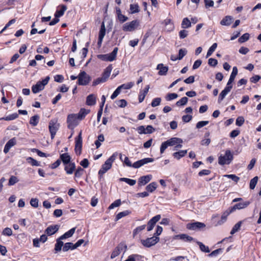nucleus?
Masks as SVG:
<instances>
[{
	"label": "nucleus",
	"mask_w": 261,
	"mask_h": 261,
	"mask_svg": "<svg viewBox=\"0 0 261 261\" xmlns=\"http://www.w3.org/2000/svg\"><path fill=\"white\" fill-rule=\"evenodd\" d=\"M118 155L117 152L114 153L102 165L101 168L98 171V174L102 175L112 167V163L115 161Z\"/></svg>",
	"instance_id": "f257e3e1"
},
{
	"label": "nucleus",
	"mask_w": 261,
	"mask_h": 261,
	"mask_svg": "<svg viewBox=\"0 0 261 261\" xmlns=\"http://www.w3.org/2000/svg\"><path fill=\"white\" fill-rule=\"evenodd\" d=\"M233 158L230 150H226L224 155L221 154L218 158V163L221 165L229 164Z\"/></svg>",
	"instance_id": "f03ea898"
},
{
	"label": "nucleus",
	"mask_w": 261,
	"mask_h": 261,
	"mask_svg": "<svg viewBox=\"0 0 261 261\" xmlns=\"http://www.w3.org/2000/svg\"><path fill=\"white\" fill-rule=\"evenodd\" d=\"M50 79L49 76H46L42 81L38 82L36 85H33L32 87V92L34 93H37L44 88V86L47 85Z\"/></svg>",
	"instance_id": "7ed1b4c3"
},
{
	"label": "nucleus",
	"mask_w": 261,
	"mask_h": 261,
	"mask_svg": "<svg viewBox=\"0 0 261 261\" xmlns=\"http://www.w3.org/2000/svg\"><path fill=\"white\" fill-rule=\"evenodd\" d=\"M118 50V47H115L112 53L108 54L99 55L97 57L102 61L112 62L116 59Z\"/></svg>",
	"instance_id": "20e7f679"
},
{
	"label": "nucleus",
	"mask_w": 261,
	"mask_h": 261,
	"mask_svg": "<svg viewBox=\"0 0 261 261\" xmlns=\"http://www.w3.org/2000/svg\"><path fill=\"white\" fill-rule=\"evenodd\" d=\"M139 25V20L136 19L124 24L122 26V30L124 32H133L136 30Z\"/></svg>",
	"instance_id": "39448f33"
},
{
	"label": "nucleus",
	"mask_w": 261,
	"mask_h": 261,
	"mask_svg": "<svg viewBox=\"0 0 261 261\" xmlns=\"http://www.w3.org/2000/svg\"><path fill=\"white\" fill-rule=\"evenodd\" d=\"M60 124L58 123L57 119H52L49 122L48 128L50 133L51 138L53 139L59 129Z\"/></svg>",
	"instance_id": "423d86ee"
},
{
	"label": "nucleus",
	"mask_w": 261,
	"mask_h": 261,
	"mask_svg": "<svg viewBox=\"0 0 261 261\" xmlns=\"http://www.w3.org/2000/svg\"><path fill=\"white\" fill-rule=\"evenodd\" d=\"M90 77L85 71L81 72L78 75V84L79 85H86L89 84Z\"/></svg>",
	"instance_id": "0eeeda50"
},
{
	"label": "nucleus",
	"mask_w": 261,
	"mask_h": 261,
	"mask_svg": "<svg viewBox=\"0 0 261 261\" xmlns=\"http://www.w3.org/2000/svg\"><path fill=\"white\" fill-rule=\"evenodd\" d=\"M79 118L76 114H70L68 116L67 122L68 126L70 129H73L78 124Z\"/></svg>",
	"instance_id": "6e6552de"
},
{
	"label": "nucleus",
	"mask_w": 261,
	"mask_h": 261,
	"mask_svg": "<svg viewBox=\"0 0 261 261\" xmlns=\"http://www.w3.org/2000/svg\"><path fill=\"white\" fill-rule=\"evenodd\" d=\"M159 238L153 236L151 238L146 239V240H141V243L143 246L146 247H150L154 245L159 241Z\"/></svg>",
	"instance_id": "1a4fd4ad"
},
{
	"label": "nucleus",
	"mask_w": 261,
	"mask_h": 261,
	"mask_svg": "<svg viewBox=\"0 0 261 261\" xmlns=\"http://www.w3.org/2000/svg\"><path fill=\"white\" fill-rule=\"evenodd\" d=\"M126 249V246L123 244H119L113 250L111 256V258H114L116 256H118L120 253L123 251H125Z\"/></svg>",
	"instance_id": "9d476101"
},
{
	"label": "nucleus",
	"mask_w": 261,
	"mask_h": 261,
	"mask_svg": "<svg viewBox=\"0 0 261 261\" xmlns=\"http://www.w3.org/2000/svg\"><path fill=\"white\" fill-rule=\"evenodd\" d=\"M153 160L152 158H145L135 162L132 167L134 168H139L146 164L152 162Z\"/></svg>",
	"instance_id": "9b49d317"
},
{
	"label": "nucleus",
	"mask_w": 261,
	"mask_h": 261,
	"mask_svg": "<svg viewBox=\"0 0 261 261\" xmlns=\"http://www.w3.org/2000/svg\"><path fill=\"white\" fill-rule=\"evenodd\" d=\"M205 225L201 222H196L191 223H188L187 225V228L190 230H196L200 228H203Z\"/></svg>",
	"instance_id": "f8f14e48"
},
{
	"label": "nucleus",
	"mask_w": 261,
	"mask_h": 261,
	"mask_svg": "<svg viewBox=\"0 0 261 261\" xmlns=\"http://www.w3.org/2000/svg\"><path fill=\"white\" fill-rule=\"evenodd\" d=\"M161 217L160 215H158L153 217L148 222L147 230L148 231L151 230L154 227L155 224L158 222L161 219Z\"/></svg>",
	"instance_id": "ddd939ff"
},
{
	"label": "nucleus",
	"mask_w": 261,
	"mask_h": 261,
	"mask_svg": "<svg viewBox=\"0 0 261 261\" xmlns=\"http://www.w3.org/2000/svg\"><path fill=\"white\" fill-rule=\"evenodd\" d=\"M232 86H226L224 89L220 93L218 99V103H220L226 95L230 91Z\"/></svg>",
	"instance_id": "4468645a"
},
{
	"label": "nucleus",
	"mask_w": 261,
	"mask_h": 261,
	"mask_svg": "<svg viewBox=\"0 0 261 261\" xmlns=\"http://www.w3.org/2000/svg\"><path fill=\"white\" fill-rule=\"evenodd\" d=\"M82 147V133L81 132L75 140V150L76 153L80 154Z\"/></svg>",
	"instance_id": "2eb2a0df"
},
{
	"label": "nucleus",
	"mask_w": 261,
	"mask_h": 261,
	"mask_svg": "<svg viewBox=\"0 0 261 261\" xmlns=\"http://www.w3.org/2000/svg\"><path fill=\"white\" fill-rule=\"evenodd\" d=\"M16 144V140L15 138H13L9 140L8 142L6 144L4 149V152L5 153H7L10 149Z\"/></svg>",
	"instance_id": "dca6fc26"
},
{
	"label": "nucleus",
	"mask_w": 261,
	"mask_h": 261,
	"mask_svg": "<svg viewBox=\"0 0 261 261\" xmlns=\"http://www.w3.org/2000/svg\"><path fill=\"white\" fill-rule=\"evenodd\" d=\"M151 175H147L140 177L138 179V185L140 186H144L149 182L152 179Z\"/></svg>",
	"instance_id": "f3484780"
},
{
	"label": "nucleus",
	"mask_w": 261,
	"mask_h": 261,
	"mask_svg": "<svg viewBox=\"0 0 261 261\" xmlns=\"http://www.w3.org/2000/svg\"><path fill=\"white\" fill-rule=\"evenodd\" d=\"M251 202L249 201H245L243 202H240L235 204L231 208V212H233L236 210H241L247 207Z\"/></svg>",
	"instance_id": "a211bd4d"
},
{
	"label": "nucleus",
	"mask_w": 261,
	"mask_h": 261,
	"mask_svg": "<svg viewBox=\"0 0 261 261\" xmlns=\"http://www.w3.org/2000/svg\"><path fill=\"white\" fill-rule=\"evenodd\" d=\"M116 13L117 18L120 23H122L128 20V17L122 14L121 11L119 7L116 8Z\"/></svg>",
	"instance_id": "6ab92c4d"
},
{
	"label": "nucleus",
	"mask_w": 261,
	"mask_h": 261,
	"mask_svg": "<svg viewBox=\"0 0 261 261\" xmlns=\"http://www.w3.org/2000/svg\"><path fill=\"white\" fill-rule=\"evenodd\" d=\"M64 170L67 174H72L75 170V164L74 163H70L65 164Z\"/></svg>",
	"instance_id": "aec40b11"
},
{
	"label": "nucleus",
	"mask_w": 261,
	"mask_h": 261,
	"mask_svg": "<svg viewBox=\"0 0 261 261\" xmlns=\"http://www.w3.org/2000/svg\"><path fill=\"white\" fill-rule=\"evenodd\" d=\"M106 34V28L105 25L103 22H102L100 29L99 32V35H98V45H100L102 40L105 36Z\"/></svg>",
	"instance_id": "412c9836"
},
{
	"label": "nucleus",
	"mask_w": 261,
	"mask_h": 261,
	"mask_svg": "<svg viewBox=\"0 0 261 261\" xmlns=\"http://www.w3.org/2000/svg\"><path fill=\"white\" fill-rule=\"evenodd\" d=\"M58 229V225H50L45 229V232L48 236H51L52 234H55L56 232H57Z\"/></svg>",
	"instance_id": "4be33fe9"
},
{
	"label": "nucleus",
	"mask_w": 261,
	"mask_h": 261,
	"mask_svg": "<svg viewBox=\"0 0 261 261\" xmlns=\"http://www.w3.org/2000/svg\"><path fill=\"white\" fill-rule=\"evenodd\" d=\"M149 88V85H147L144 90L140 91L139 95V102H142L144 100L146 94L148 92Z\"/></svg>",
	"instance_id": "5701e85b"
},
{
	"label": "nucleus",
	"mask_w": 261,
	"mask_h": 261,
	"mask_svg": "<svg viewBox=\"0 0 261 261\" xmlns=\"http://www.w3.org/2000/svg\"><path fill=\"white\" fill-rule=\"evenodd\" d=\"M174 239L182 240L186 242H191V241L194 240V239L192 237H191L186 234H180L176 235L174 237Z\"/></svg>",
	"instance_id": "b1692460"
},
{
	"label": "nucleus",
	"mask_w": 261,
	"mask_h": 261,
	"mask_svg": "<svg viewBox=\"0 0 261 261\" xmlns=\"http://www.w3.org/2000/svg\"><path fill=\"white\" fill-rule=\"evenodd\" d=\"M238 74V69L237 67H233L232 68V71L229 77V79L227 82V86H232L231 84L233 82L236 75Z\"/></svg>",
	"instance_id": "393cba45"
},
{
	"label": "nucleus",
	"mask_w": 261,
	"mask_h": 261,
	"mask_svg": "<svg viewBox=\"0 0 261 261\" xmlns=\"http://www.w3.org/2000/svg\"><path fill=\"white\" fill-rule=\"evenodd\" d=\"M156 69L159 70V74L160 75H166L168 70V67L164 66L163 64H159L156 67Z\"/></svg>",
	"instance_id": "a878e982"
},
{
	"label": "nucleus",
	"mask_w": 261,
	"mask_h": 261,
	"mask_svg": "<svg viewBox=\"0 0 261 261\" xmlns=\"http://www.w3.org/2000/svg\"><path fill=\"white\" fill-rule=\"evenodd\" d=\"M168 141L170 146H174L177 144L183 143V141L181 139L176 137L171 138L168 140Z\"/></svg>",
	"instance_id": "bb28decb"
},
{
	"label": "nucleus",
	"mask_w": 261,
	"mask_h": 261,
	"mask_svg": "<svg viewBox=\"0 0 261 261\" xmlns=\"http://www.w3.org/2000/svg\"><path fill=\"white\" fill-rule=\"evenodd\" d=\"M60 158L64 165L70 163L71 157L67 153L61 154Z\"/></svg>",
	"instance_id": "cd10ccee"
},
{
	"label": "nucleus",
	"mask_w": 261,
	"mask_h": 261,
	"mask_svg": "<svg viewBox=\"0 0 261 261\" xmlns=\"http://www.w3.org/2000/svg\"><path fill=\"white\" fill-rule=\"evenodd\" d=\"M96 103V96L93 94L88 95L86 99V104L88 106H93Z\"/></svg>",
	"instance_id": "c85d7f7f"
},
{
	"label": "nucleus",
	"mask_w": 261,
	"mask_h": 261,
	"mask_svg": "<svg viewBox=\"0 0 261 261\" xmlns=\"http://www.w3.org/2000/svg\"><path fill=\"white\" fill-rule=\"evenodd\" d=\"M233 18L230 16H226L224 17L220 21L222 25H229L232 22Z\"/></svg>",
	"instance_id": "c756f323"
},
{
	"label": "nucleus",
	"mask_w": 261,
	"mask_h": 261,
	"mask_svg": "<svg viewBox=\"0 0 261 261\" xmlns=\"http://www.w3.org/2000/svg\"><path fill=\"white\" fill-rule=\"evenodd\" d=\"M90 112L89 110H86L85 109H81L78 114H76V115L79 118V120L83 119L86 115H87Z\"/></svg>",
	"instance_id": "7c9ffc66"
},
{
	"label": "nucleus",
	"mask_w": 261,
	"mask_h": 261,
	"mask_svg": "<svg viewBox=\"0 0 261 261\" xmlns=\"http://www.w3.org/2000/svg\"><path fill=\"white\" fill-rule=\"evenodd\" d=\"M187 153V150H180L178 152H175L173 153V156L174 158L179 160L181 158L184 157L186 155V154Z\"/></svg>",
	"instance_id": "2f4dec72"
},
{
	"label": "nucleus",
	"mask_w": 261,
	"mask_h": 261,
	"mask_svg": "<svg viewBox=\"0 0 261 261\" xmlns=\"http://www.w3.org/2000/svg\"><path fill=\"white\" fill-rule=\"evenodd\" d=\"M62 240L63 239H60V237L57 240V243L55 246V250L56 252L60 251L62 249V247L64 246V243L62 241Z\"/></svg>",
	"instance_id": "473e14b6"
},
{
	"label": "nucleus",
	"mask_w": 261,
	"mask_h": 261,
	"mask_svg": "<svg viewBox=\"0 0 261 261\" xmlns=\"http://www.w3.org/2000/svg\"><path fill=\"white\" fill-rule=\"evenodd\" d=\"M75 230V228H72L69 231L65 232L64 234L60 237V239H65L71 237L74 234Z\"/></svg>",
	"instance_id": "72a5a7b5"
},
{
	"label": "nucleus",
	"mask_w": 261,
	"mask_h": 261,
	"mask_svg": "<svg viewBox=\"0 0 261 261\" xmlns=\"http://www.w3.org/2000/svg\"><path fill=\"white\" fill-rule=\"evenodd\" d=\"M61 9L60 10H57L55 14L56 17H60L63 15L65 11L67 10V7L65 5H61Z\"/></svg>",
	"instance_id": "f704fd0d"
},
{
	"label": "nucleus",
	"mask_w": 261,
	"mask_h": 261,
	"mask_svg": "<svg viewBox=\"0 0 261 261\" xmlns=\"http://www.w3.org/2000/svg\"><path fill=\"white\" fill-rule=\"evenodd\" d=\"M157 187V183L156 182H152L146 186V189L147 191L152 193L155 190Z\"/></svg>",
	"instance_id": "c9c22d12"
},
{
	"label": "nucleus",
	"mask_w": 261,
	"mask_h": 261,
	"mask_svg": "<svg viewBox=\"0 0 261 261\" xmlns=\"http://www.w3.org/2000/svg\"><path fill=\"white\" fill-rule=\"evenodd\" d=\"M232 212H231V209L229 211H226L225 212H224L221 216V220L218 222V224L221 225L223 224L224 222H225L227 219V217H228V216Z\"/></svg>",
	"instance_id": "e433bc0d"
},
{
	"label": "nucleus",
	"mask_w": 261,
	"mask_h": 261,
	"mask_svg": "<svg viewBox=\"0 0 261 261\" xmlns=\"http://www.w3.org/2000/svg\"><path fill=\"white\" fill-rule=\"evenodd\" d=\"M129 10V13L132 14L138 13L139 12V5L137 4H130Z\"/></svg>",
	"instance_id": "4c0bfd02"
},
{
	"label": "nucleus",
	"mask_w": 261,
	"mask_h": 261,
	"mask_svg": "<svg viewBox=\"0 0 261 261\" xmlns=\"http://www.w3.org/2000/svg\"><path fill=\"white\" fill-rule=\"evenodd\" d=\"M75 249H76V248L75 247L74 244H73L72 243L69 242V243H66L64 244L63 248V250L64 252H66L70 249L73 250Z\"/></svg>",
	"instance_id": "58836bf2"
},
{
	"label": "nucleus",
	"mask_w": 261,
	"mask_h": 261,
	"mask_svg": "<svg viewBox=\"0 0 261 261\" xmlns=\"http://www.w3.org/2000/svg\"><path fill=\"white\" fill-rule=\"evenodd\" d=\"M196 242L199 246L200 249L201 251L205 253H209L210 252V250L209 249L208 246L204 245L202 243L200 242L196 241Z\"/></svg>",
	"instance_id": "ea45409f"
},
{
	"label": "nucleus",
	"mask_w": 261,
	"mask_h": 261,
	"mask_svg": "<svg viewBox=\"0 0 261 261\" xmlns=\"http://www.w3.org/2000/svg\"><path fill=\"white\" fill-rule=\"evenodd\" d=\"M112 67L111 66H109L106 68L101 76H102L103 78H105V79L107 81L110 75Z\"/></svg>",
	"instance_id": "a19ab883"
},
{
	"label": "nucleus",
	"mask_w": 261,
	"mask_h": 261,
	"mask_svg": "<svg viewBox=\"0 0 261 261\" xmlns=\"http://www.w3.org/2000/svg\"><path fill=\"white\" fill-rule=\"evenodd\" d=\"M39 120V117L38 115H34L30 118V124L33 126H36Z\"/></svg>",
	"instance_id": "79ce46f5"
},
{
	"label": "nucleus",
	"mask_w": 261,
	"mask_h": 261,
	"mask_svg": "<svg viewBox=\"0 0 261 261\" xmlns=\"http://www.w3.org/2000/svg\"><path fill=\"white\" fill-rule=\"evenodd\" d=\"M191 23L188 18L183 19L181 22V28L183 29H187L191 27Z\"/></svg>",
	"instance_id": "37998d69"
},
{
	"label": "nucleus",
	"mask_w": 261,
	"mask_h": 261,
	"mask_svg": "<svg viewBox=\"0 0 261 261\" xmlns=\"http://www.w3.org/2000/svg\"><path fill=\"white\" fill-rule=\"evenodd\" d=\"M130 213V212L127 210L122 212H120L116 215L115 220L118 221L121 218L128 215Z\"/></svg>",
	"instance_id": "c03bdc74"
},
{
	"label": "nucleus",
	"mask_w": 261,
	"mask_h": 261,
	"mask_svg": "<svg viewBox=\"0 0 261 261\" xmlns=\"http://www.w3.org/2000/svg\"><path fill=\"white\" fill-rule=\"evenodd\" d=\"M242 221H239L237 223H236L233 227L232 229H231L230 231L231 234H233L236 232L239 231L240 229L241 226L242 225Z\"/></svg>",
	"instance_id": "a18cd8bd"
},
{
	"label": "nucleus",
	"mask_w": 261,
	"mask_h": 261,
	"mask_svg": "<svg viewBox=\"0 0 261 261\" xmlns=\"http://www.w3.org/2000/svg\"><path fill=\"white\" fill-rule=\"evenodd\" d=\"M164 23L166 26L168 27V30L171 31L174 29V24L171 19H166L164 20Z\"/></svg>",
	"instance_id": "49530a36"
},
{
	"label": "nucleus",
	"mask_w": 261,
	"mask_h": 261,
	"mask_svg": "<svg viewBox=\"0 0 261 261\" xmlns=\"http://www.w3.org/2000/svg\"><path fill=\"white\" fill-rule=\"evenodd\" d=\"M258 179V178L257 176H255L254 178L251 179L249 184V188L250 189L253 190L255 188L257 184Z\"/></svg>",
	"instance_id": "de8ad7c7"
},
{
	"label": "nucleus",
	"mask_w": 261,
	"mask_h": 261,
	"mask_svg": "<svg viewBox=\"0 0 261 261\" xmlns=\"http://www.w3.org/2000/svg\"><path fill=\"white\" fill-rule=\"evenodd\" d=\"M120 181H124L129 185L130 186H134L136 184V181L134 179H132L127 178H120Z\"/></svg>",
	"instance_id": "09e8293b"
},
{
	"label": "nucleus",
	"mask_w": 261,
	"mask_h": 261,
	"mask_svg": "<svg viewBox=\"0 0 261 261\" xmlns=\"http://www.w3.org/2000/svg\"><path fill=\"white\" fill-rule=\"evenodd\" d=\"M134 84L133 82H129L126 84H124L120 86H119V88L121 89H130L132 87H133Z\"/></svg>",
	"instance_id": "8fccbe9b"
},
{
	"label": "nucleus",
	"mask_w": 261,
	"mask_h": 261,
	"mask_svg": "<svg viewBox=\"0 0 261 261\" xmlns=\"http://www.w3.org/2000/svg\"><path fill=\"white\" fill-rule=\"evenodd\" d=\"M120 159L123 162V163L128 167H132L133 164H132L131 162L129 161V159L127 156H124V160L122 159V154H120Z\"/></svg>",
	"instance_id": "3c124183"
},
{
	"label": "nucleus",
	"mask_w": 261,
	"mask_h": 261,
	"mask_svg": "<svg viewBox=\"0 0 261 261\" xmlns=\"http://www.w3.org/2000/svg\"><path fill=\"white\" fill-rule=\"evenodd\" d=\"M168 146H170L168 140L163 142L160 147L161 153H163Z\"/></svg>",
	"instance_id": "603ef678"
},
{
	"label": "nucleus",
	"mask_w": 261,
	"mask_h": 261,
	"mask_svg": "<svg viewBox=\"0 0 261 261\" xmlns=\"http://www.w3.org/2000/svg\"><path fill=\"white\" fill-rule=\"evenodd\" d=\"M27 161L28 163H30L32 166H40L39 163L36 160L32 158V157H28L27 159Z\"/></svg>",
	"instance_id": "864d4df0"
},
{
	"label": "nucleus",
	"mask_w": 261,
	"mask_h": 261,
	"mask_svg": "<svg viewBox=\"0 0 261 261\" xmlns=\"http://www.w3.org/2000/svg\"><path fill=\"white\" fill-rule=\"evenodd\" d=\"M188 100V98L187 97H184L181 98L179 100L177 101L176 105L177 106H181L185 105Z\"/></svg>",
	"instance_id": "5fc2aeb1"
},
{
	"label": "nucleus",
	"mask_w": 261,
	"mask_h": 261,
	"mask_svg": "<svg viewBox=\"0 0 261 261\" xmlns=\"http://www.w3.org/2000/svg\"><path fill=\"white\" fill-rule=\"evenodd\" d=\"M249 34L248 33H245L243 34L240 38H239V42L240 43H243L247 41L249 38Z\"/></svg>",
	"instance_id": "6e6d98bb"
},
{
	"label": "nucleus",
	"mask_w": 261,
	"mask_h": 261,
	"mask_svg": "<svg viewBox=\"0 0 261 261\" xmlns=\"http://www.w3.org/2000/svg\"><path fill=\"white\" fill-rule=\"evenodd\" d=\"M121 203V200L120 199H117V200H115L114 202H113L109 206V210H111V209L114 208V207H118V206H119L120 205Z\"/></svg>",
	"instance_id": "4d7b16f0"
},
{
	"label": "nucleus",
	"mask_w": 261,
	"mask_h": 261,
	"mask_svg": "<svg viewBox=\"0 0 261 261\" xmlns=\"http://www.w3.org/2000/svg\"><path fill=\"white\" fill-rule=\"evenodd\" d=\"M145 227H146L145 225H143L140 226L139 227H137L133 231V236H135L136 235H137L138 233H139L142 230H144L145 228Z\"/></svg>",
	"instance_id": "13d9d810"
},
{
	"label": "nucleus",
	"mask_w": 261,
	"mask_h": 261,
	"mask_svg": "<svg viewBox=\"0 0 261 261\" xmlns=\"http://www.w3.org/2000/svg\"><path fill=\"white\" fill-rule=\"evenodd\" d=\"M178 97L177 94L173 93H169L168 94L165 98L167 101H170L173 99L176 98Z\"/></svg>",
	"instance_id": "bf43d9fd"
},
{
	"label": "nucleus",
	"mask_w": 261,
	"mask_h": 261,
	"mask_svg": "<svg viewBox=\"0 0 261 261\" xmlns=\"http://www.w3.org/2000/svg\"><path fill=\"white\" fill-rule=\"evenodd\" d=\"M84 169L81 167H79L75 171L74 173L75 177L79 178L83 174Z\"/></svg>",
	"instance_id": "052dcab7"
},
{
	"label": "nucleus",
	"mask_w": 261,
	"mask_h": 261,
	"mask_svg": "<svg viewBox=\"0 0 261 261\" xmlns=\"http://www.w3.org/2000/svg\"><path fill=\"white\" fill-rule=\"evenodd\" d=\"M115 102L117 106L120 108H124L127 105V102L124 99H120L116 101Z\"/></svg>",
	"instance_id": "680f3d73"
},
{
	"label": "nucleus",
	"mask_w": 261,
	"mask_h": 261,
	"mask_svg": "<svg viewBox=\"0 0 261 261\" xmlns=\"http://www.w3.org/2000/svg\"><path fill=\"white\" fill-rule=\"evenodd\" d=\"M209 123L208 121H201L197 123L196 127L197 128L199 129L202 127L206 125Z\"/></svg>",
	"instance_id": "e2e57ef3"
},
{
	"label": "nucleus",
	"mask_w": 261,
	"mask_h": 261,
	"mask_svg": "<svg viewBox=\"0 0 261 261\" xmlns=\"http://www.w3.org/2000/svg\"><path fill=\"white\" fill-rule=\"evenodd\" d=\"M19 180L17 177L15 176H11L9 180V185L12 186L17 183Z\"/></svg>",
	"instance_id": "0e129e2a"
},
{
	"label": "nucleus",
	"mask_w": 261,
	"mask_h": 261,
	"mask_svg": "<svg viewBox=\"0 0 261 261\" xmlns=\"http://www.w3.org/2000/svg\"><path fill=\"white\" fill-rule=\"evenodd\" d=\"M106 81L105 78H103L102 76L97 78L95 80H94L93 82V85L96 86L100 83H104Z\"/></svg>",
	"instance_id": "69168bd1"
},
{
	"label": "nucleus",
	"mask_w": 261,
	"mask_h": 261,
	"mask_svg": "<svg viewBox=\"0 0 261 261\" xmlns=\"http://www.w3.org/2000/svg\"><path fill=\"white\" fill-rule=\"evenodd\" d=\"M2 234L4 236H11L12 235V230L10 228L6 227L3 230Z\"/></svg>",
	"instance_id": "338daca9"
},
{
	"label": "nucleus",
	"mask_w": 261,
	"mask_h": 261,
	"mask_svg": "<svg viewBox=\"0 0 261 261\" xmlns=\"http://www.w3.org/2000/svg\"><path fill=\"white\" fill-rule=\"evenodd\" d=\"M187 50L185 48L180 49L178 53V60H181L186 55Z\"/></svg>",
	"instance_id": "774afa93"
}]
</instances>
